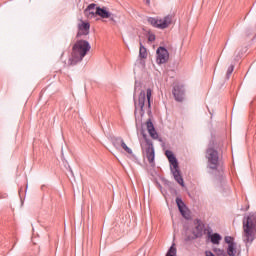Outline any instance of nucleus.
<instances>
[{
    "label": "nucleus",
    "mask_w": 256,
    "mask_h": 256,
    "mask_svg": "<svg viewBox=\"0 0 256 256\" xmlns=\"http://www.w3.org/2000/svg\"><path fill=\"white\" fill-rule=\"evenodd\" d=\"M91 51V45L86 40H78L72 48V56L68 60L69 65H77L81 63L87 53Z\"/></svg>",
    "instance_id": "nucleus-1"
},
{
    "label": "nucleus",
    "mask_w": 256,
    "mask_h": 256,
    "mask_svg": "<svg viewBox=\"0 0 256 256\" xmlns=\"http://www.w3.org/2000/svg\"><path fill=\"white\" fill-rule=\"evenodd\" d=\"M244 241L253 243L256 239V213H250L243 218Z\"/></svg>",
    "instance_id": "nucleus-2"
},
{
    "label": "nucleus",
    "mask_w": 256,
    "mask_h": 256,
    "mask_svg": "<svg viewBox=\"0 0 256 256\" xmlns=\"http://www.w3.org/2000/svg\"><path fill=\"white\" fill-rule=\"evenodd\" d=\"M165 155L170 163L171 173L175 181L178 182L181 187H185V182L183 181V176L181 175V170L179 169V161L177 160V157H175V154H173V151L171 150H166Z\"/></svg>",
    "instance_id": "nucleus-3"
},
{
    "label": "nucleus",
    "mask_w": 256,
    "mask_h": 256,
    "mask_svg": "<svg viewBox=\"0 0 256 256\" xmlns=\"http://www.w3.org/2000/svg\"><path fill=\"white\" fill-rule=\"evenodd\" d=\"M151 95H152V90L151 88H148L146 90V93L144 90H141L138 96V101L134 97V107H135L134 113L135 114L137 113V110L140 109L141 117L145 115V101H147L148 109H151Z\"/></svg>",
    "instance_id": "nucleus-4"
},
{
    "label": "nucleus",
    "mask_w": 256,
    "mask_h": 256,
    "mask_svg": "<svg viewBox=\"0 0 256 256\" xmlns=\"http://www.w3.org/2000/svg\"><path fill=\"white\" fill-rule=\"evenodd\" d=\"M205 157L207 159V169H210V171H219L221 167L219 151L215 150L212 147L207 148Z\"/></svg>",
    "instance_id": "nucleus-5"
},
{
    "label": "nucleus",
    "mask_w": 256,
    "mask_h": 256,
    "mask_svg": "<svg viewBox=\"0 0 256 256\" xmlns=\"http://www.w3.org/2000/svg\"><path fill=\"white\" fill-rule=\"evenodd\" d=\"M142 137L146 143V147L141 144V149L143 154L145 155L146 159L150 163V165H153L155 163V147H153V141L151 139L147 138V134L143 133Z\"/></svg>",
    "instance_id": "nucleus-6"
},
{
    "label": "nucleus",
    "mask_w": 256,
    "mask_h": 256,
    "mask_svg": "<svg viewBox=\"0 0 256 256\" xmlns=\"http://www.w3.org/2000/svg\"><path fill=\"white\" fill-rule=\"evenodd\" d=\"M147 23L154 27L155 29H167L171 23H173V15L169 14L163 19L148 17Z\"/></svg>",
    "instance_id": "nucleus-7"
},
{
    "label": "nucleus",
    "mask_w": 256,
    "mask_h": 256,
    "mask_svg": "<svg viewBox=\"0 0 256 256\" xmlns=\"http://www.w3.org/2000/svg\"><path fill=\"white\" fill-rule=\"evenodd\" d=\"M167 61H169V50L163 46L158 47L156 50L157 65H165Z\"/></svg>",
    "instance_id": "nucleus-8"
},
{
    "label": "nucleus",
    "mask_w": 256,
    "mask_h": 256,
    "mask_svg": "<svg viewBox=\"0 0 256 256\" xmlns=\"http://www.w3.org/2000/svg\"><path fill=\"white\" fill-rule=\"evenodd\" d=\"M172 95L174 96L175 101L181 103L185 99V88L182 84L176 83L173 85Z\"/></svg>",
    "instance_id": "nucleus-9"
},
{
    "label": "nucleus",
    "mask_w": 256,
    "mask_h": 256,
    "mask_svg": "<svg viewBox=\"0 0 256 256\" xmlns=\"http://www.w3.org/2000/svg\"><path fill=\"white\" fill-rule=\"evenodd\" d=\"M224 241L228 245L226 254L229 256L237 255V243H235V238L231 236H225Z\"/></svg>",
    "instance_id": "nucleus-10"
},
{
    "label": "nucleus",
    "mask_w": 256,
    "mask_h": 256,
    "mask_svg": "<svg viewBox=\"0 0 256 256\" xmlns=\"http://www.w3.org/2000/svg\"><path fill=\"white\" fill-rule=\"evenodd\" d=\"M91 29V24L89 22H82L78 25L77 37H82V35H89Z\"/></svg>",
    "instance_id": "nucleus-11"
},
{
    "label": "nucleus",
    "mask_w": 256,
    "mask_h": 256,
    "mask_svg": "<svg viewBox=\"0 0 256 256\" xmlns=\"http://www.w3.org/2000/svg\"><path fill=\"white\" fill-rule=\"evenodd\" d=\"M90 15H98L102 19H109V17H111V12L107 11L105 8L96 7V11L90 12Z\"/></svg>",
    "instance_id": "nucleus-12"
},
{
    "label": "nucleus",
    "mask_w": 256,
    "mask_h": 256,
    "mask_svg": "<svg viewBox=\"0 0 256 256\" xmlns=\"http://www.w3.org/2000/svg\"><path fill=\"white\" fill-rule=\"evenodd\" d=\"M146 127L150 137H152L153 139H159V134L157 133V130H155V126L153 125L151 119L147 120Z\"/></svg>",
    "instance_id": "nucleus-13"
},
{
    "label": "nucleus",
    "mask_w": 256,
    "mask_h": 256,
    "mask_svg": "<svg viewBox=\"0 0 256 256\" xmlns=\"http://www.w3.org/2000/svg\"><path fill=\"white\" fill-rule=\"evenodd\" d=\"M195 225V229L197 231L196 237H199V235H202L205 225L203 224V222H201L200 219L195 220Z\"/></svg>",
    "instance_id": "nucleus-14"
},
{
    "label": "nucleus",
    "mask_w": 256,
    "mask_h": 256,
    "mask_svg": "<svg viewBox=\"0 0 256 256\" xmlns=\"http://www.w3.org/2000/svg\"><path fill=\"white\" fill-rule=\"evenodd\" d=\"M209 237H210V241H211V243H213V245H219V243H221V239H222L221 234L214 233L212 235H209Z\"/></svg>",
    "instance_id": "nucleus-15"
},
{
    "label": "nucleus",
    "mask_w": 256,
    "mask_h": 256,
    "mask_svg": "<svg viewBox=\"0 0 256 256\" xmlns=\"http://www.w3.org/2000/svg\"><path fill=\"white\" fill-rule=\"evenodd\" d=\"M140 49H139V57L140 59H147V48L143 46V42H139Z\"/></svg>",
    "instance_id": "nucleus-16"
},
{
    "label": "nucleus",
    "mask_w": 256,
    "mask_h": 256,
    "mask_svg": "<svg viewBox=\"0 0 256 256\" xmlns=\"http://www.w3.org/2000/svg\"><path fill=\"white\" fill-rule=\"evenodd\" d=\"M176 204H177V207H178L181 215H185V210L183 209L185 207V202H183V199L177 197Z\"/></svg>",
    "instance_id": "nucleus-17"
},
{
    "label": "nucleus",
    "mask_w": 256,
    "mask_h": 256,
    "mask_svg": "<svg viewBox=\"0 0 256 256\" xmlns=\"http://www.w3.org/2000/svg\"><path fill=\"white\" fill-rule=\"evenodd\" d=\"M165 256H177V248L175 247V243L171 245Z\"/></svg>",
    "instance_id": "nucleus-18"
},
{
    "label": "nucleus",
    "mask_w": 256,
    "mask_h": 256,
    "mask_svg": "<svg viewBox=\"0 0 256 256\" xmlns=\"http://www.w3.org/2000/svg\"><path fill=\"white\" fill-rule=\"evenodd\" d=\"M125 141L123 140V138L118 137V138H114L113 139V145L116 149H119V147H121V145H123Z\"/></svg>",
    "instance_id": "nucleus-19"
},
{
    "label": "nucleus",
    "mask_w": 256,
    "mask_h": 256,
    "mask_svg": "<svg viewBox=\"0 0 256 256\" xmlns=\"http://www.w3.org/2000/svg\"><path fill=\"white\" fill-rule=\"evenodd\" d=\"M213 251L214 253H216L217 256H227V252H225V250L223 249L214 248Z\"/></svg>",
    "instance_id": "nucleus-20"
},
{
    "label": "nucleus",
    "mask_w": 256,
    "mask_h": 256,
    "mask_svg": "<svg viewBox=\"0 0 256 256\" xmlns=\"http://www.w3.org/2000/svg\"><path fill=\"white\" fill-rule=\"evenodd\" d=\"M121 147L124 149V151H126V153H128V155H133V150H131V148H129L125 142L122 143Z\"/></svg>",
    "instance_id": "nucleus-21"
},
{
    "label": "nucleus",
    "mask_w": 256,
    "mask_h": 256,
    "mask_svg": "<svg viewBox=\"0 0 256 256\" xmlns=\"http://www.w3.org/2000/svg\"><path fill=\"white\" fill-rule=\"evenodd\" d=\"M234 69H235V66H234V65H230V66H229V68H228V70H227V73H226L227 79H229V77H231V73H233Z\"/></svg>",
    "instance_id": "nucleus-22"
},
{
    "label": "nucleus",
    "mask_w": 256,
    "mask_h": 256,
    "mask_svg": "<svg viewBox=\"0 0 256 256\" xmlns=\"http://www.w3.org/2000/svg\"><path fill=\"white\" fill-rule=\"evenodd\" d=\"M95 7H97V5L95 3L88 5L87 8L85 9V13H87V11H90V13H92L93 9H95Z\"/></svg>",
    "instance_id": "nucleus-23"
},
{
    "label": "nucleus",
    "mask_w": 256,
    "mask_h": 256,
    "mask_svg": "<svg viewBox=\"0 0 256 256\" xmlns=\"http://www.w3.org/2000/svg\"><path fill=\"white\" fill-rule=\"evenodd\" d=\"M156 37H155V34L149 32L148 33V41L149 43H153V41H155Z\"/></svg>",
    "instance_id": "nucleus-24"
},
{
    "label": "nucleus",
    "mask_w": 256,
    "mask_h": 256,
    "mask_svg": "<svg viewBox=\"0 0 256 256\" xmlns=\"http://www.w3.org/2000/svg\"><path fill=\"white\" fill-rule=\"evenodd\" d=\"M205 253H206V256H215V254H213V252L211 251H206Z\"/></svg>",
    "instance_id": "nucleus-25"
},
{
    "label": "nucleus",
    "mask_w": 256,
    "mask_h": 256,
    "mask_svg": "<svg viewBox=\"0 0 256 256\" xmlns=\"http://www.w3.org/2000/svg\"><path fill=\"white\" fill-rule=\"evenodd\" d=\"M137 87H141V84H139L138 82H135L134 91H137Z\"/></svg>",
    "instance_id": "nucleus-26"
},
{
    "label": "nucleus",
    "mask_w": 256,
    "mask_h": 256,
    "mask_svg": "<svg viewBox=\"0 0 256 256\" xmlns=\"http://www.w3.org/2000/svg\"><path fill=\"white\" fill-rule=\"evenodd\" d=\"M110 21H115V17H113V14H111V17H109Z\"/></svg>",
    "instance_id": "nucleus-27"
},
{
    "label": "nucleus",
    "mask_w": 256,
    "mask_h": 256,
    "mask_svg": "<svg viewBox=\"0 0 256 256\" xmlns=\"http://www.w3.org/2000/svg\"><path fill=\"white\" fill-rule=\"evenodd\" d=\"M158 141H162L161 138H159Z\"/></svg>",
    "instance_id": "nucleus-28"
}]
</instances>
